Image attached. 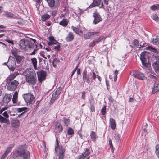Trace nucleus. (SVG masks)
Wrapping results in <instances>:
<instances>
[{
	"mask_svg": "<svg viewBox=\"0 0 159 159\" xmlns=\"http://www.w3.org/2000/svg\"><path fill=\"white\" fill-rule=\"evenodd\" d=\"M19 45L22 50L25 51H31L33 52L30 54L31 55L35 54V52L37 51L36 48H34V44L27 39H22L19 42Z\"/></svg>",
	"mask_w": 159,
	"mask_h": 159,
	"instance_id": "1",
	"label": "nucleus"
},
{
	"mask_svg": "<svg viewBox=\"0 0 159 159\" xmlns=\"http://www.w3.org/2000/svg\"><path fill=\"white\" fill-rule=\"evenodd\" d=\"M30 156L29 152L23 146H19L18 150L15 151L13 154V157L14 158L20 156L23 158L22 159H28Z\"/></svg>",
	"mask_w": 159,
	"mask_h": 159,
	"instance_id": "2",
	"label": "nucleus"
},
{
	"mask_svg": "<svg viewBox=\"0 0 159 159\" xmlns=\"http://www.w3.org/2000/svg\"><path fill=\"white\" fill-rule=\"evenodd\" d=\"M26 74V82L33 85H34L37 81L36 75L34 71L31 69H27Z\"/></svg>",
	"mask_w": 159,
	"mask_h": 159,
	"instance_id": "3",
	"label": "nucleus"
},
{
	"mask_svg": "<svg viewBox=\"0 0 159 159\" xmlns=\"http://www.w3.org/2000/svg\"><path fill=\"white\" fill-rule=\"evenodd\" d=\"M148 50L155 52L157 54L156 57V61L153 64V66L156 72H159V52L155 48L152 47L148 46Z\"/></svg>",
	"mask_w": 159,
	"mask_h": 159,
	"instance_id": "4",
	"label": "nucleus"
},
{
	"mask_svg": "<svg viewBox=\"0 0 159 159\" xmlns=\"http://www.w3.org/2000/svg\"><path fill=\"white\" fill-rule=\"evenodd\" d=\"M23 97L25 101L27 104H33L35 102L34 97L33 95L30 93L23 94Z\"/></svg>",
	"mask_w": 159,
	"mask_h": 159,
	"instance_id": "5",
	"label": "nucleus"
},
{
	"mask_svg": "<svg viewBox=\"0 0 159 159\" xmlns=\"http://www.w3.org/2000/svg\"><path fill=\"white\" fill-rule=\"evenodd\" d=\"M7 66L11 70L14 71L16 68V62L15 59L12 57L10 56Z\"/></svg>",
	"mask_w": 159,
	"mask_h": 159,
	"instance_id": "6",
	"label": "nucleus"
},
{
	"mask_svg": "<svg viewBox=\"0 0 159 159\" xmlns=\"http://www.w3.org/2000/svg\"><path fill=\"white\" fill-rule=\"evenodd\" d=\"M130 74L135 78L142 80H144L145 78L144 75L138 71L132 70L130 71Z\"/></svg>",
	"mask_w": 159,
	"mask_h": 159,
	"instance_id": "7",
	"label": "nucleus"
},
{
	"mask_svg": "<svg viewBox=\"0 0 159 159\" xmlns=\"http://www.w3.org/2000/svg\"><path fill=\"white\" fill-rule=\"evenodd\" d=\"M48 5L51 9L56 8L59 5V0H45Z\"/></svg>",
	"mask_w": 159,
	"mask_h": 159,
	"instance_id": "8",
	"label": "nucleus"
},
{
	"mask_svg": "<svg viewBox=\"0 0 159 159\" xmlns=\"http://www.w3.org/2000/svg\"><path fill=\"white\" fill-rule=\"evenodd\" d=\"M19 84L18 82L15 80L8 84L7 86V89L8 90L13 91L16 89Z\"/></svg>",
	"mask_w": 159,
	"mask_h": 159,
	"instance_id": "9",
	"label": "nucleus"
},
{
	"mask_svg": "<svg viewBox=\"0 0 159 159\" xmlns=\"http://www.w3.org/2000/svg\"><path fill=\"white\" fill-rule=\"evenodd\" d=\"M143 66L145 67H148L149 65V61L145 58V54L143 52H142L140 55V57Z\"/></svg>",
	"mask_w": 159,
	"mask_h": 159,
	"instance_id": "10",
	"label": "nucleus"
},
{
	"mask_svg": "<svg viewBox=\"0 0 159 159\" xmlns=\"http://www.w3.org/2000/svg\"><path fill=\"white\" fill-rule=\"evenodd\" d=\"M37 73L38 77V80L40 82H41L45 79L46 75V73L45 71L41 70L37 72Z\"/></svg>",
	"mask_w": 159,
	"mask_h": 159,
	"instance_id": "11",
	"label": "nucleus"
},
{
	"mask_svg": "<svg viewBox=\"0 0 159 159\" xmlns=\"http://www.w3.org/2000/svg\"><path fill=\"white\" fill-rule=\"evenodd\" d=\"M11 95L10 94H6L4 97L2 101V105H4L7 104L11 100Z\"/></svg>",
	"mask_w": 159,
	"mask_h": 159,
	"instance_id": "12",
	"label": "nucleus"
},
{
	"mask_svg": "<svg viewBox=\"0 0 159 159\" xmlns=\"http://www.w3.org/2000/svg\"><path fill=\"white\" fill-rule=\"evenodd\" d=\"M82 77L83 80L84 82H85L89 84L90 83L89 78H88V73L87 74V71L86 69L84 70L82 73Z\"/></svg>",
	"mask_w": 159,
	"mask_h": 159,
	"instance_id": "13",
	"label": "nucleus"
},
{
	"mask_svg": "<svg viewBox=\"0 0 159 159\" xmlns=\"http://www.w3.org/2000/svg\"><path fill=\"white\" fill-rule=\"evenodd\" d=\"M101 3V6L100 8H102L103 6V3L101 0H94L93 3L90 5V7H93L95 6H99Z\"/></svg>",
	"mask_w": 159,
	"mask_h": 159,
	"instance_id": "14",
	"label": "nucleus"
},
{
	"mask_svg": "<svg viewBox=\"0 0 159 159\" xmlns=\"http://www.w3.org/2000/svg\"><path fill=\"white\" fill-rule=\"evenodd\" d=\"M59 149L60 151L59 153L61 154H63L64 155V153L65 151V150L64 149L62 148V147H61L59 145V143L57 140H56V146L55 147V151H57L58 149Z\"/></svg>",
	"mask_w": 159,
	"mask_h": 159,
	"instance_id": "15",
	"label": "nucleus"
},
{
	"mask_svg": "<svg viewBox=\"0 0 159 159\" xmlns=\"http://www.w3.org/2000/svg\"><path fill=\"white\" fill-rule=\"evenodd\" d=\"M93 17L94 18L93 21V23L96 24L101 21L102 18L97 13H95L93 14Z\"/></svg>",
	"mask_w": 159,
	"mask_h": 159,
	"instance_id": "16",
	"label": "nucleus"
},
{
	"mask_svg": "<svg viewBox=\"0 0 159 159\" xmlns=\"http://www.w3.org/2000/svg\"><path fill=\"white\" fill-rule=\"evenodd\" d=\"M49 41L48 43V45H51L53 44H56L57 43L59 44L58 42L54 39L53 37L50 36L49 37Z\"/></svg>",
	"mask_w": 159,
	"mask_h": 159,
	"instance_id": "17",
	"label": "nucleus"
},
{
	"mask_svg": "<svg viewBox=\"0 0 159 159\" xmlns=\"http://www.w3.org/2000/svg\"><path fill=\"white\" fill-rule=\"evenodd\" d=\"M159 90V82L157 81L155 82L152 87V93H153Z\"/></svg>",
	"mask_w": 159,
	"mask_h": 159,
	"instance_id": "18",
	"label": "nucleus"
},
{
	"mask_svg": "<svg viewBox=\"0 0 159 159\" xmlns=\"http://www.w3.org/2000/svg\"><path fill=\"white\" fill-rule=\"evenodd\" d=\"M11 123L13 127H17L20 125V121L19 120L16 119H14Z\"/></svg>",
	"mask_w": 159,
	"mask_h": 159,
	"instance_id": "19",
	"label": "nucleus"
},
{
	"mask_svg": "<svg viewBox=\"0 0 159 159\" xmlns=\"http://www.w3.org/2000/svg\"><path fill=\"white\" fill-rule=\"evenodd\" d=\"M74 39V36L72 32H69L66 38V40L68 42L72 41Z\"/></svg>",
	"mask_w": 159,
	"mask_h": 159,
	"instance_id": "20",
	"label": "nucleus"
},
{
	"mask_svg": "<svg viewBox=\"0 0 159 159\" xmlns=\"http://www.w3.org/2000/svg\"><path fill=\"white\" fill-rule=\"evenodd\" d=\"M89 102L90 104V110L92 112L95 111V109L94 106V100L93 98L90 99Z\"/></svg>",
	"mask_w": 159,
	"mask_h": 159,
	"instance_id": "21",
	"label": "nucleus"
},
{
	"mask_svg": "<svg viewBox=\"0 0 159 159\" xmlns=\"http://www.w3.org/2000/svg\"><path fill=\"white\" fill-rule=\"evenodd\" d=\"M19 74L18 72H15L14 73L9 75L8 79L10 81L13 80L17 75Z\"/></svg>",
	"mask_w": 159,
	"mask_h": 159,
	"instance_id": "22",
	"label": "nucleus"
},
{
	"mask_svg": "<svg viewBox=\"0 0 159 159\" xmlns=\"http://www.w3.org/2000/svg\"><path fill=\"white\" fill-rule=\"evenodd\" d=\"M110 125L111 128L113 130H114L116 127V123L115 120L112 118L110 120Z\"/></svg>",
	"mask_w": 159,
	"mask_h": 159,
	"instance_id": "23",
	"label": "nucleus"
},
{
	"mask_svg": "<svg viewBox=\"0 0 159 159\" xmlns=\"http://www.w3.org/2000/svg\"><path fill=\"white\" fill-rule=\"evenodd\" d=\"M58 96L59 95L57 94L56 93H54L52 95L51 99L50 102V104H52L56 100Z\"/></svg>",
	"mask_w": 159,
	"mask_h": 159,
	"instance_id": "24",
	"label": "nucleus"
},
{
	"mask_svg": "<svg viewBox=\"0 0 159 159\" xmlns=\"http://www.w3.org/2000/svg\"><path fill=\"white\" fill-rule=\"evenodd\" d=\"M0 122L1 123L8 124L9 122V120L0 115Z\"/></svg>",
	"mask_w": 159,
	"mask_h": 159,
	"instance_id": "25",
	"label": "nucleus"
},
{
	"mask_svg": "<svg viewBox=\"0 0 159 159\" xmlns=\"http://www.w3.org/2000/svg\"><path fill=\"white\" fill-rule=\"evenodd\" d=\"M27 109V108L26 107H22L17 108L16 109V111L18 112H23L22 113H21L20 115H18V116L20 117V116L22 115V114L25 113Z\"/></svg>",
	"mask_w": 159,
	"mask_h": 159,
	"instance_id": "26",
	"label": "nucleus"
},
{
	"mask_svg": "<svg viewBox=\"0 0 159 159\" xmlns=\"http://www.w3.org/2000/svg\"><path fill=\"white\" fill-rule=\"evenodd\" d=\"M152 42L154 45L159 44V38L158 36L153 37L152 40Z\"/></svg>",
	"mask_w": 159,
	"mask_h": 159,
	"instance_id": "27",
	"label": "nucleus"
},
{
	"mask_svg": "<svg viewBox=\"0 0 159 159\" xmlns=\"http://www.w3.org/2000/svg\"><path fill=\"white\" fill-rule=\"evenodd\" d=\"M18 93L17 91H16L13 95L12 98V101L13 103H16L17 102V98H18Z\"/></svg>",
	"mask_w": 159,
	"mask_h": 159,
	"instance_id": "28",
	"label": "nucleus"
},
{
	"mask_svg": "<svg viewBox=\"0 0 159 159\" xmlns=\"http://www.w3.org/2000/svg\"><path fill=\"white\" fill-rule=\"evenodd\" d=\"M14 146V144H11L9 145V146L7 147V149L5 152L7 154L9 153L12 150V148H13Z\"/></svg>",
	"mask_w": 159,
	"mask_h": 159,
	"instance_id": "29",
	"label": "nucleus"
},
{
	"mask_svg": "<svg viewBox=\"0 0 159 159\" xmlns=\"http://www.w3.org/2000/svg\"><path fill=\"white\" fill-rule=\"evenodd\" d=\"M90 151L89 149H86L85 151V152H84L82 155H83L84 157V158L87 157H88L89 154H90Z\"/></svg>",
	"mask_w": 159,
	"mask_h": 159,
	"instance_id": "30",
	"label": "nucleus"
},
{
	"mask_svg": "<svg viewBox=\"0 0 159 159\" xmlns=\"http://www.w3.org/2000/svg\"><path fill=\"white\" fill-rule=\"evenodd\" d=\"M60 25L64 27L68 25V21L67 19H63V20L60 22Z\"/></svg>",
	"mask_w": 159,
	"mask_h": 159,
	"instance_id": "31",
	"label": "nucleus"
},
{
	"mask_svg": "<svg viewBox=\"0 0 159 159\" xmlns=\"http://www.w3.org/2000/svg\"><path fill=\"white\" fill-rule=\"evenodd\" d=\"M50 16L47 14H45L41 16V19L42 21H45L49 18Z\"/></svg>",
	"mask_w": 159,
	"mask_h": 159,
	"instance_id": "32",
	"label": "nucleus"
},
{
	"mask_svg": "<svg viewBox=\"0 0 159 159\" xmlns=\"http://www.w3.org/2000/svg\"><path fill=\"white\" fill-rule=\"evenodd\" d=\"M90 136L93 141H94L95 139L97 138L96 133L93 131L91 132Z\"/></svg>",
	"mask_w": 159,
	"mask_h": 159,
	"instance_id": "33",
	"label": "nucleus"
},
{
	"mask_svg": "<svg viewBox=\"0 0 159 159\" xmlns=\"http://www.w3.org/2000/svg\"><path fill=\"white\" fill-rule=\"evenodd\" d=\"M33 65L35 69L36 70L37 68V61L35 58H33L31 59Z\"/></svg>",
	"mask_w": 159,
	"mask_h": 159,
	"instance_id": "34",
	"label": "nucleus"
},
{
	"mask_svg": "<svg viewBox=\"0 0 159 159\" xmlns=\"http://www.w3.org/2000/svg\"><path fill=\"white\" fill-rule=\"evenodd\" d=\"M15 58L17 63H20L22 60L24 58V57L22 56H17Z\"/></svg>",
	"mask_w": 159,
	"mask_h": 159,
	"instance_id": "35",
	"label": "nucleus"
},
{
	"mask_svg": "<svg viewBox=\"0 0 159 159\" xmlns=\"http://www.w3.org/2000/svg\"><path fill=\"white\" fill-rule=\"evenodd\" d=\"M73 30L77 34H79L80 32H82L81 30L79 28L74 27L72 26L71 27Z\"/></svg>",
	"mask_w": 159,
	"mask_h": 159,
	"instance_id": "36",
	"label": "nucleus"
},
{
	"mask_svg": "<svg viewBox=\"0 0 159 159\" xmlns=\"http://www.w3.org/2000/svg\"><path fill=\"white\" fill-rule=\"evenodd\" d=\"M120 137L119 135L118 134H116L115 140L117 144L120 141Z\"/></svg>",
	"mask_w": 159,
	"mask_h": 159,
	"instance_id": "37",
	"label": "nucleus"
},
{
	"mask_svg": "<svg viewBox=\"0 0 159 159\" xmlns=\"http://www.w3.org/2000/svg\"><path fill=\"white\" fill-rule=\"evenodd\" d=\"M63 120L64 125L66 126H68L70 123V120L65 118H64Z\"/></svg>",
	"mask_w": 159,
	"mask_h": 159,
	"instance_id": "38",
	"label": "nucleus"
},
{
	"mask_svg": "<svg viewBox=\"0 0 159 159\" xmlns=\"http://www.w3.org/2000/svg\"><path fill=\"white\" fill-rule=\"evenodd\" d=\"M159 8V5L158 4H156L153 5L150 7V8L152 10H158Z\"/></svg>",
	"mask_w": 159,
	"mask_h": 159,
	"instance_id": "39",
	"label": "nucleus"
},
{
	"mask_svg": "<svg viewBox=\"0 0 159 159\" xmlns=\"http://www.w3.org/2000/svg\"><path fill=\"white\" fill-rule=\"evenodd\" d=\"M92 36L91 32H88L84 35V37L85 39H89Z\"/></svg>",
	"mask_w": 159,
	"mask_h": 159,
	"instance_id": "40",
	"label": "nucleus"
},
{
	"mask_svg": "<svg viewBox=\"0 0 159 159\" xmlns=\"http://www.w3.org/2000/svg\"><path fill=\"white\" fill-rule=\"evenodd\" d=\"M60 62V61L57 58L54 59L52 61V64L53 66L56 67L57 66V64Z\"/></svg>",
	"mask_w": 159,
	"mask_h": 159,
	"instance_id": "41",
	"label": "nucleus"
},
{
	"mask_svg": "<svg viewBox=\"0 0 159 159\" xmlns=\"http://www.w3.org/2000/svg\"><path fill=\"white\" fill-rule=\"evenodd\" d=\"M56 128L58 129L59 131H61L62 130L63 128L62 125L59 123H57L56 125Z\"/></svg>",
	"mask_w": 159,
	"mask_h": 159,
	"instance_id": "42",
	"label": "nucleus"
},
{
	"mask_svg": "<svg viewBox=\"0 0 159 159\" xmlns=\"http://www.w3.org/2000/svg\"><path fill=\"white\" fill-rule=\"evenodd\" d=\"M106 37H104L103 36H101L99 38L95 39L96 40V41L98 43L100 42L102 40L105 39Z\"/></svg>",
	"mask_w": 159,
	"mask_h": 159,
	"instance_id": "43",
	"label": "nucleus"
},
{
	"mask_svg": "<svg viewBox=\"0 0 159 159\" xmlns=\"http://www.w3.org/2000/svg\"><path fill=\"white\" fill-rule=\"evenodd\" d=\"M156 153L159 158V145H157L156 146Z\"/></svg>",
	"mask_w": 159,
	"mask_h": 159,
	"instance_id": "44",
	"label": "nucleus"
},
{
	"mask_svg": "<svg viewBox=\"0 0 159 159\" xmlns=\"http://www.w3.org/2000/svg\"><path fill=\"white\" fill-rule=\"evenodd\" d=\"M62 88L61 87H59L57 89L55 93L59 95L62 91Z\"/></svg>",
	"mask_w": 159,
	"mask_h": 159,
	"instance_id": "45",
	"label": "nucleus"
},
{
	"mask_svg": "<svg viewBox=\"0 0 159 159\" xmlns=\"http://www.w3.org/2000/svg\"><path fill=\"white\" fill-rule=\"evenodd\" d=\"M68 134V135H72L74 134V131L72 128H69L68 132H67Z\"/></svg>",
	"mask_w": 159,
	"mask_h": 159,
	"instance_id": "46",
	"label": "nucleus"
},
{
	"mask_svg": "<svg viewBox=\"0 0 159 159\" xmlns=\"http://www.w3.org/2000/svg\"><path fill=\"white\" fill-rule=\"evenodd\" d=\"M96 39L94 40L92 42H91L89 44V46L90 47H93L94 46L96 43H98L96 41Z\"/></svg>",
	"mask_w": 159,
	"mask_h": 159,
	"instance_id": "47",
	"label": "nucleus"
},
{
	"mask_svg": "<svg viewBox=\"0 0 159 159\" xmlns=\"http://www.w3.org/2000/svg\"><path fill=\"white\" fill-rule=\"evenodd\" d=\"M152 18L154 20L156 21H158L159 20V18L155 14H154L152 15Z\"/></svg>",
	"mask_w": 159,
	"mask_h": 159,
	"instance_id": "48",
	"label": "nucleus"
},
{
	"mask_svg": "<svg viewBox=\"0 0 159 159\" xmlns=\"http://www.w3.org/2000/svg\"><path fill=\"white\" fill-rule=\"evenodd\" d=\"M9 106H5L0 110V114L2 113L5 111L7 110L9 108Z\"/></svg>",
	"mask_w": 159,
	"mask_h": 159,
	"instance_id": "49",
	"label": "nucleus"
},
{
	"mask_svg": "<svg viewBox=\"0 0 159 159\" xmlns=\"http://www.w3.org/2000/svg\"><path fill=\"white\" fill-rule=\"evenodd\" d=\"M118 74V71L117 70H116L114 73V81H116L117 79V75Z\"/></svg>",
	"mask_w": 159,
	"mask_h": 159,
	"instance_id": "50",
	"label": "nucleus"
},
{
	"mask_svg": "<svg viewBox=\"0 0 159 159\" xmlns=\"http://www.w3.org/2000/svg\"><path fill=\"white\" fill-rule=\"evenodd\" d=\"M6 16L7 17L11 18H14V15L12 13L7 12L6 14Z\"/></svg>",
	"mask_w": 159,
	"mask_h": 159,
	"instance_id": "51",
	"label": "nucleus"
},
{
	"mask_svg": "<svg viewBox=\"0 0 159 159\" xmlns=\"http://www.w3.org/2000/svg\"><path fill=\"white\" fill-rule=\"evenodd\" d=\"M46 53L44 52H41L40 53V55L43 57L45 59H47V57H46Z\"/></svg>",
	"mask_w": 159,
	"mask_h": 159,
	"instance_id": "52",
	"label": "nucleus"
},
{
	"mask_svg": "<svg viewBox=\"0 0 159 159\" xmlns=\"http://www.w3.org/2000/svg\"><path fill=\"white\" fill-rule=\"evenodd\" d=\"M106 106L104 105L102 109L101 110V112L102 115H104L106 113Z\"/></svg>",
	"mask_w": 159,
	"mask_h": 159,
	"instance_id": "53",
	"label": "nucleus"
},
{
	"mask_svg": "<svg viewBox=\"0 0 159 159\" xmlns=\"http://www.w3.org/2000/svg\"><path fill=\"white\" fill-rule=\"evenodd\" d=\"M133 43L134 45H135V46H136L137 47H138V46L139 45V42L138 41V40H137L136 39L134 40L133 41Z\"/></svg>",
	"mask_w": 159,
	"mask_h": 159,
	"instance_id": "54",
	"label": "nucleus"
},
{
	"mask_svg": "<svg viewBox=\"0 0 159 159\" xmlns=\"http://www.w3.org/2000/svg\"><path fill=\"white\" fill-rule=\"evenodd\" d=\"M2 115L4 117L6 118L7 119L9 117V116L7 114V111H5L4 112L2 113Z\"/></svg>",
	"mask_w": 159,
	"mask_h": 159,
	"instance_id": "55",
	"label": "nucleus"
},
{
	"mask_svg": "<svg viewBox=\"0 0 159 159\" xmlns=\"http://www.w3.org/2000/svg\"><path fill=\"white\" fill-rule=\"evenodd\" d=\"M93 72H89V73H88V78H89V79H91L92 78H93Z\"/></svg>",
	"mask_w": 159,
	"mask_h": 159,
	"instance_id": "56",
	"label": "nucleus"
},
{
	"mask_svg": "<svg viewBox=\"0 0 159 159\" xmlns=\"http://www.w3.org/2000/svg\"><path fill=\"white\" fill-rule=\"evenodd\" d=\"M60 49V46L59 44H58L57 46H55L54 47L53 49H57L58 51H59Z\"/></svg>",
	"mask_w": 159,
	"mask_h": 159,
	"instance_id": "57",
	"label": "nucleus"
},
{
	"mask_svg": "<svg viewBox=\"0 0 159 159\" xmlns=\"http://www.w3.org/2000/svg\"><path fill=\"white\" fill-rule=\"evenodd\" d=\"M12 54L15 57H16V56H17V53L15 50H12Z\"/></svg>",
	"mask_w": 159,
	"mask_h": 159,
	"instance_id": "58",
	"label": "nucleus"
},
{
	"mask_svg": "<svg viewBox=\"0 0 159 159\" xmlns=\"http://www.w3.org/2000/svg\"><path fill=\"white\" fill-rule=\"evenodd\" d=\"M7 154L5 152L1 158V159H4L7 156Z\"/></svg>",
	"mask_w": 159,
	"mask_h": 159,
	"instance_id": "59",
	"label": "nucleus"
},
{
	"mask_svg": "<svg viewBox=\"0 0 159 159\" xmlns=\"http://www.w3.org/2000/svg\"><path fill=\"white\" fill-rule=\"evenodd\" d=\"M57 11L56 10L53 11L51 13V15L52 16H55L57 14Z\"/></svg>",
	"mask_w": 159,
	"mask_h": 159,
	"instance_id": "60",
	"label": "nucleus"
},
{
	"mask_svg": "<svg viewBox=\"0 0 159 159\" xmlns=\"http://www.w3.org/2000/svg\"><path fill=\"white\" fill-rule=\"evenodd\" d=\"M82 98L84 100L85 99V93L84 92H82Z\"/></svg>",
	"mask_w": 159,
	"mask_h": 159,
	"instance_id": "61",
	"label": "nucleus"
},
{
	"mask_svg": "<svg viewBox=\"0 0 159 159\" xmlns=\"http://www.w3.org/2000/svg\"><path fill=\"white\" fill-rule=\"evenodd\" d=\"M98 32H91L92 36L97 35V34L99 33Z\"/></svg>",
	"mask_w": 159,
	"mask_h": 159,
	"instance_id": "62",
	"label": "nucleus"
},
{
	"mask_svg": "<svg viewBox=\"0 0 159 159\" xmlns=\"http://www.w3.org/2000/svg\"><path fill=\"white\" fill-rule=\"evenodd\" d=\"M59 159H63L64 155L59 153Z\"/></svg>",
	"mask_w": 159,
	"mask_h": 159,
	"instance_id": "63",
	"label": "nucleus"
},
{
	"mask_svg": "<svg viewBox=\"0 0 159 159\" xmlns=\"http://www.w3.org/2000/svg\"><path fill=\"white\" fill-rule=\"evenodd\" d=\"M84 158L83 155L82 154L78 157L77 159H84Z\"/></svg>",
	"mask_w": 159,
	"mask_h": 159,
	"instance_id": "64",
	"label": "nucleus"
}]
</instances>
